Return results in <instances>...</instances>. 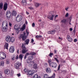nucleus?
Instances as JSON below:
<instances>
[{
  "label": "nucleus",
  "instance_id": "obj_15",
  "mask_svg": "<svg viewBox=\"0 0 78 78\" xmlns=\"http://www.w3.org/2000/svg\"><path fill=\"white\" fill-rule=\"evenodd\" d=\"M22 3L23 6H26L27 5V1H26V0H22Z\"/></svg>",
  "mask_w": 78,
  "mask_h": 78
},
{
  "label": "nucleus",
  "instance_id": "obj_13",
  "mask_svg": "<svg viewBox=\"0 0 78 78\" xmlns=\"http://www.w3.org/2000/svg\"><path fill=\"white\" fill-rule=\"evenodd\" d=\"M46 71L47 73H50L51 72V70L49 68H47L46 69Z\"/></svg>",
  "mask_w": 78,
  "mask_h": 78
},
{
  "label": "nucleus",
  "instance_id": "obj_1",
  "mask_svg": "<svg viewBox=\"0 0 78 78\" xmlns=\"http://www.w3.org/2000/svg\"><path fill=\"white\" fill-rule=\"evenodd\" d=\"M8 22L6 21H4L2 22V31L5 32L8 31Z\"/></svg>",
  "mask_w": 78,
  "mask_h": 78
},
{
  "label": "nucleus",
  "instance_id": "obj_36",
  "mask_svg": "<svg viewBox=\"0 0 78 78\" xmlns=\"http://www.w3.org/2000/svg\"><path fill=\"white\" fill-rule=\"evenodd\" d=\"M72 16L71 15L70 16L69 18V22H71V20H72Z\"/></svg>",
  "mask_w": 78,
  "mask_h": 78
},
{
  "label": "nucleus",
  "instance_id": "obj_51",
  "mask_svg": "<svg viewBox=\"0 0 78 78\" xmlns=\"http://www.w3.org/2000/svg\"><path fill=\"white\" fill-rule=\"evenodd\" d=\"M26 33L27 35V36H28V35L29 34V32H28L27 31V29L26 30Z\"/></svg>",
  "mask_w": 78,
  "mask_h": 78
},
{
  "label": "nucleus",
  "instance_id": "obj_53",
  "mask_svg": "<svg viewBox=\"0 0 78 78\" xmlns=\"http://www.w3.org/2000/svg\"><path fill=\"white\" fill-rule=\"evenodd\" d=\"M48 34H51V31H48Z\"/></svg>",
  "mask_w": 78,
  "mask_h": 78
},
{
  "label": "nucleus",
  "instance_id": "obj_27",
  "mask_svg": "<svg viewBox=\"0 0 78 78\" xmlns=\"http://www.w3.org/2000/svg\"><path fill=\"white\" fill-rule=\"evenodd\" d=\"M35 7H36V8H37V7H38L39 6H40V5H41V4H40L39 3H35Z\"/></svg>",
  "mask_w": 78,
  "mask_h": 78
},
{
  "label": "nucleus",
  "instance_id": "obj_46",
  "mask_svg": "<svg viewBox=\"0 0 78 78\" xmlns=\"http://www.w3.org/2000/svg\"><path fill=\"white\" fill-rule=\"evenodd\" d=\"M15 56H14L12 57V60H15Z\"/></svg>",
  "mask_w": 78,
  "mask_h": 78
},
{
  "label": "nucleus",
  "instance_id": "obj_35",
  "mask_svg": "<svg viewBox=\"0 0 78 78\" xmlns=\"http://www.w3.org/2000/svg\"><path fill=\"white\" fill-rule=\"evenodd\" d=\"M38 76V75L37 74H35L34 75L33 78H37Z\"/></svg>",
  "mask_w": 78,
  "mask_h": 78
},
{
  "label": "nucleus",
  "instance_id": "obj_64",
  "mask_svg": "<svg viewBox=\"0 0 78 78\" xmlns=\"http://www.w3.org/2000/svg\"><path fill=\"white\" fill-rule=\"evenodd\" d=\"M58 39H61L62 40V38H61V37H58Z\"/></svg>",
  "mask_w": 78,
  "mask_h": 78
},
{
  "label": "nucleus",
  "instance_id": "obj_5",
  "mask_svg": "<svg viewBox=\"0 0 78 78\" xmlns=\"http://www.w3.org/2000/svg\"><path fill=\"white\" fill-rule=\"evenodd\" d=\"M6 54L5 52H2L0 54V59H4L6 58Z\"/></svg>",
  "mask_w": 78,
  "mask_h": 78
},
{
  "label": "nucleus",
  "instance_id": "obj_38",
  "mask_svg": "<svg viewBox=\"0 0 78 78\" xmlns=\"http://www.w3.org/2000/svg\"><path fill=\"white\" fill-rule=\"evenodd\" d=\"M9 63V60H6V64H8Z\"/></svg>",
  "mask_w": 78,
  "mask_h": 78
},
{
  "label": "nucleus",
  "instance_id": "obj_12",
  "mask_svg": "<svg viewBox=\"0 0 78 78\" xmlns=\"http://www.w3.org/2000/svg\"><path fill=\"white\" fill-rule=\"evenodd\" d=\"M14 28L16 31H19V30L20 29V26L15 25L14 26Z\"/></svg>",
  "mask_w": 78,
  "mask_h": 78
},
{
  "label": "nucleus",
  "instance_id": "obj_31",
  "mask_svg": "<svg viewBox=\"0 0 78 78\" xmlns=\"http://www.w3.org/2000/svg\"><path fill=\"white\" fill-rule=\"evenodd\" d=\"M51 62H52V61H51V60L49 59L48 60V62L49 64V66H50V64H51Z\"/></svg>",
  "mask_w": 78,
  "mask_h": 78
},
{
  "label": "nucleus",
  "instance_id": "obj_33",
  "mask_svg": "<svg viewBox=\"0 0 78 78\" xmlns=\"http://www.w3.org/2000/svg\"><path fill=\"white\" fill-rule=\"evenodd\" d=\"M1 66H4V62L2 61L1 62Z\"/></svg>",
  "mask_w": 78,
  "mask_h": 78
},
{
  "label": "nucleus",
  "instance_id": "obj_49",
  "mask_svg": "<svg viewBox=\"0 0 78 78\" xmlns=\"http://www.w3.org/2000/svg\"><path fill=\"white\" fill-rule=\"evenodd\" d=\"M19 58V55H17L16 56V59H18Z\"/></svg>",
  "mask_w": 78,
  "mask_h": 78
},
{
  "label": "nucleus",
  "instance_id": "obj_59",
  "mask_svg": "<svg viewBox=\"0 0 78 78\" xmlns=\"http://www.w3.org/2000/svg\"><path fill=\"white\" fill-rule=\"evenodd\" d=\"M73 33H75L76 32H75V29H74L73 31Z\"/></svg>",
  "mask_w": 78,
  "mask_h": 78
},
{
  "label": "nucleus",
  "instance_id": "obj_10",
  "mask_svg": "<svg viewBox=\"0 0 78 78\" xmlns=\"http://www.w3.org/2000/svg\"><path fill=\"white\" fill-rule=\"evenodd\" d=\"M15 49L13 46H11L9 49V51L10 53H14Z\"/></svg>",
  "mask_w": 78,
  "mask_h": 78
},
{
  "label": "nucleus",
  "instance_id": "obj_39",
  "mask_svg": "<svg viewBox=\"0 0 78 78\" xmlns=\"http://www.w3.org/2000/svg\"><path fill=\"white\" fill-rule=\"evenodd\" d=\"M53 55V53H50L49 54V56L50 57H51H51H52V55Z\"/></svg>",
  "mask_w": 78,
  "mask_h": 78
},
{
  "label": "nucleus",
  "instance_id": "obj_42",
  "mask_svg": "<svg viewBox=\"0 0 78 78\" xmlns=\"http://www.w3.org/2000/svg\"><path fill=\"white\" fill-rule=\"evenodd\" d=\"M55 33V30H52L51 31V34H54Z\"/></svg>",
  "mask_w": 78,
  "mask_h": 78
},
{
  "label": "nucleus",
  "instance_id": "obj_14",
  "mask_svg": "<svg viewBox=\"0 0 78 78\" xmlns=\"http://www.w3.org/2000/svg\"><path fill=\"white\" fill-rule=\"evenodd\" d=\"M8 8V4L7 3H5L3 7L4 10V11H6L7 9Z\"/></svg>",
  "mask_w": 78,
  "mask_h": 78
},
{
  "label": "nucleus",
  "instance_id": "obj_45",
  "mask_svg": "<svg viewBox=\"0 0 78 78\" xmlns=\"http://www.w3.org/2000/svg\"><path fill=\"white\" fill-rule=\"evenodd\" d=\"M61 66V65H59L58 67V71L59 70V69H60V66Z\"/></svg>",
  "mask_w": 78,
  "mask_h": 78
},
{
  "label": "nucleus",
  "instance_id": "obj_55",
  "mask_svg": "<svg viewBox=\"0 0 78 78\" xmlns=\"http://www.w3.org/2000/svg\"><path fill=\"white\" fill-rule=\"evenodd\" d=\"M73 30V29H72V28H71L69 29L70 31H72Z\"/></svg>",
  "mask_w": 78,
  "mask_h": 78
},
{
  "label": "nucleus",
  "instance_id": "obj_23",
  "mask_svg": "<svg viewBox=\"0 0 78 78\" xmlns=\"http://www.w3.org/2000/svg\"><path fill=\"white\" fill-rule=\"evenodd\" d=\"M3 3H0V9H3Z\"/></svg>",
  "mask_w": 78,
  "mask_h": 78
},
{
  "label": "nucleus",
  "instance_id": "obj_25",
  "mask_svg": "<svg viewBox=\"0 0 78 78\" xmlns=\"http://www.w3.org/2000/svg\"><path fill=\"white\" fill-rule=\"evenodd\" d=\"M33 59V56H29V58L28 59H29V60H30V61H32Z\"/></svg>",
  "mask_w": 78,
  "mask_h": 78
},
{
  "label": "nucleus",
  "instance_id": "obj_54",
  "mask_svg": "<svg viewBox=\"0 0 78 78\" xmlns=\"http://www.w3.org/2000/svg\"><path fill=\"white\" fill-rule=\"evenodd\" d=\"M17 75L18 76V77H19V76H20V74L18 73L17 74Z\"/></svg>",
  "mask_w": 78,
  "mask_h": 78
},
{
  "label": "nucleus",
  "instance_id": "obj_44",
  "mask_svg": "<svg viewBox=\"0 0 78 78\" xmlns=\"http://www.w3.org/2000/svg\"><path fill=\"white\" fill-rule=\"evenodd\" d=\"M32 26L33 27H35V23H32Z\"/></svg>",
  "mask_w": 78,
  "mask_h": 78
},
{
  "label": "nucleus",
  "instance_id": "obj_6",
  "mask_svg": "<svg viewBox=\"0 0 78 78\" xmlns=\"http://www.w3.org/2000/svg\"><path fill=\"white\" fill-rule=\"evenodd\" d=\"M20 66H21V63L19 62H17L15 65V67L16 69H19Z\"/></svg>",
  "mask_w": 78,
  "mask_h": 78
},
{
  "label": "nucleus",
  "instance_id": "obj_32",
  "mask_svg": "<svg viewBox=\"0 0 78 78\" xmlns=\"http://www.w3.org/2000/svg\"><path fill=\"white\" fill-rule=\"evenodd\" d=\"M13 75H14V72L13 71H12L10 73V76H12Z\"/></svg>",
  "mask_w": 78,
  "mask_h": 78
},
{
  "label": "nucleus",
  "instance_id": "obj_20",
  "mask_svg": "<svg viewBox=\"0 0 78 78\" xmlns=\"http://www.w3.org/2000/svg\"><path fill=\"white\" fill-rule=\"evenodd\" d=\"M30 41V40L27 39L25 41L26 43H24V44L25 45H28L29 43V41Z\"/></svg>",
  "mask_w": 78,
  "mask_h": 78
},
{
  "label": "nucleus",
  "instance_id": "obj_11",
  "mask_svg": "<svg viewBox=\"0 0 78 78\" xmlns=\"http://www.w3.org/2000/svg\"><path fill=\"white\" fill-rule=\"evenodd\" d=\"M54 17H55V15L52 14L49 16H48V18L51 20H53Z\"/></svg>",
  "mask_w": 78,
  "mask_h": 78
},
{
  "label": "nucleus",
  "instance_id": "obj_22",
  "mask_svg": "<svg viewBox=\"0 0 78 78\" xmlns=\"http://www.w3.org/2000/svg\"><path fill=\"white\" fill-rule=\"evenodd\" d=\"M33 73H32V72L30 71H28L27 72V75H32Z\"/></svg>",
  "mask_w": 78,
  "mask_h": 78
},
{
  "label": "nucleus",
  "instance_id": "obj_7",
  "mask_svg": "<svg viewBox=\"0 0 78 78\" xmlns=\"http://www.w3.org/2000/svg\"><path fill=\"white\" fill-rule=\"evenodd\" d=\"M22 19V16L20 15H18L16 18V20L18 22H20Z\"/></svg>",
  "mask_w": 78,
  "mask_h": 78
},
{
  "label": "nucleus",
  "instance_id": "obj_57",
  "mask_svg": "<svg viewBox=\"0 0 78 78\" xmlns=\"http://www.w3.org/2000/svg\"><path fill=\"white\" fill-rule=\"evenodd\" d=\"M9 26L11 27V26H12V24L11 23H9Z\"/></svg>",
  "mask_w": 78,
  "mask_h": 78
},
{
  "label": "nucleus",
  "instance_id": "obj_60",
  "mask_svg": "<svg viewBox=\"0 0 78 78\" xmlns=\"http://www.w3.org/2000/svg\"><path fill=\"white\" fill-rule=\"evenodd\" d=\"M68 9H69V8L67 7L66 8H65V10H66L67 11H68Z\"/></svg>",
  "mask_w": 78,
  "mask_h": 78
},
{
  "label": "nucleus",
  "instance_id": "obj_8",
  "mask_svg": "<svg viewBox=\"0 0 78 78\" xmlns=\"http://www.w3.org/2000/svg\"><path fill=\"white\" fill-rule=\"evenodd\" d=\"M6 16L8 19H10V17L11 16V13L9 11H7L6 12Z\"/></svg>",
  "mask_w": 78,
  "mask_h": 78
},
{
  "label": "nucleus",
  "instance_id": "obj_24",
  "mask_svg": "<svg viewBox=\"0 0 78 78\" xmlns=\"http://www.w3.org/2000/svg\"><path fill=\"white\" fill-rule=\"evenodd\" d=\"M19 58L21 60H22V58H23V55L22 54H20L19 55Z\"/></svg>",
  "mask_w": 78,
  "mask_h": 78
},
{
  "label": "nucleus",
  "instance_id": "obj_28",
  "mask_svg": "<svg viewBox=\"0 0 78 78\" xmlns=\"http://www.w3.org/2000/svg\"><path fill=\"white\" fill-rule=\"evenodd\" d=\"M34 69H37V65L36 64H34Z\"/></svg>",
  "mask_w": 78,
  "mask_h": 78
},
{
  "label": "nucleus",
  "instance_id": "obj_16",
  "mask_svg": "<svg viewBox=\"0 0 78 78\" xmlns=\"http://www.w3.org/2000/svg\"><path fill=\"white\" fill-rule=\"evenodd\" d=\"M5 74L9 75V74L10 73V71L8 69L5 70Z\"/></svg>",
  "mask_w": 78,
  "mask_h": 78
},
{
  "label": "nucleus",
  "instance_id": "obj_41",
  "mask_svg": "<svg viewBox=\"0 0 78 78\" xmlns=\"http://www.w3.org/2000/svg\"><path fill=\"white\" fill-rule=\"evenodd\" d=\"M54 59L55 60V61L57 62H59V61H58V59H57V58H54Z\"/></svg>",
  "mask_w": 78,
  "mask_h": 78
},
{
  "label": "nucleus",
  "instance_id": "obj_30",
  "mask_svg": "<svg viewBox=\"0 0 78 78\" xmlns=\"http://www.w3.org/2000/svg\"><path fill=\"white\" fill-rule=\"evenodd\" d=\"M48 75L46 74L44 75V78H48Z\"/></svg>",
  "mask_w": 78,
  "mask_h": 78
},
{
  "label": "nucleus",
  "instance_id": "obj_40",
  "mask_svg": "<svg viewBox=\"0 0 78 78\" xmlns=\"http://www.w3.org/2000/svg\"><path fill=\"white\" fill-rule=\"evenodd\" d=\"M28 9H30V10H31L32 9H33V8L32 7H28Z\"/></svg>",
  "mask_w": 78,
  "mask_h": 78
},
{
  "label": "nucleus",
  "instance_id": "obj_58",
  "mask_svg": "<svg viewBox=\"0 0 78 78\" xmlns=\"http://www.w3.org/2000/svg\"><path fill=\"white\" fill-rule=\"evenodd\" d=\"M58 15H56V16H55L54 17L55 19H56V17H58Z\"/></svg>",
  "mask_w": 78,
  "mask_h": 78
},
{
  "label": "nucleus",
  "instance_id": "obj_4",
  "mask_svg": "<svg viewBox=\"0 0 78 78\" xmlns=\"http://www.w3.org/2000/svg\"><path fill=\"white\" fill-rule=\"evenodd\" d=\"M22 50L21 52L23 54H25V53L27 52V51H28V49L27 48L25 47V45L23 43L22 44Z\"/></svg>",
  "mask_w": 78,
  "mask_h": 78
},
{
  "label": "nucleus",
  "instance_id": "obj_18",
  "mask_svg": "<svg viewBox=\"0 0 78 78\" xmlns=\"http://www.w3.org/2000/svg\"><path fill=\"white\" fill-rule=\"evenodd\" d=\"M8 44L7 43H5V45H4V48H5V49H7V50H8Z\"/></svg>",
  "mask_w": 78,
  "mask_h": 78
},
{
  "label": "nucleus",
  "instance_id": "obj_56",
  "mask_svg": "<svg viewBox=\"0 0 78 78\" xmlns=\"http://www.w3.org/2000/svg\"><path fill=\"white\" fill-rule=\"evenodd\" d=\"M77 41V39H75L74 40V41L76 42Z\"/></svg>",
  "mask_w": 78,
  "mask_h": 78
},
{
  "label": "nucleus",
  "instance_id": "obj_21",
  "mask_svg": "<svg viewBox=\"0 0 78 78\" xmlns=\"http://www.w3.org/2000/svg\"><path fill=\"white\" fill-rule=\"evenodd\" d=\"M25 29V24H24L23 25L22 27L21 28V30L23 31H24V30Z\"/></svg>",
  "mask_w": 78,
  "mask_h": 78
},
{
  "label": "nucleus",
  "instance_id": "obj_29",
  "mask_svg": "<svg viewBox=\"0 0 78 78\" xmlns=\"http://www.w3.org/2000/svg\"><path fill=\"white\" fill-rule=\"evenodd\" d=\"M69 42H72V38H71V37L69 36Z\"/></svg>",
  "mask_w": 78,
  "mask_h": 78
},
{
  "label": "nucleus",
  "instance_id": "obj_2",
  "mask_svg": "<svg viewBox=\"0 0 78 78\" xmlns=\"http://www.w3.org/2000/svg\"><path fill=\"white\" fill-rule=\"evenodd\" d=\"M5 40L7 42H10L13 43L15 41V38L14 37H11L9 36H8L6 37Z\"/></svg>",
  "mask_w": 78,
  "mask_h": 78
},
{
  "label": "nucleus",
  "instance_id": "obj_63",
  "mask_svg": "<svg viewBox=\"0 0 78 78\" xmlns=\"http://www.w3.org/2000/svg\"><path fill=\"white\" fill-rule=\"evenodd\" d=\"M54 53H56V49L54 50Z\"/></svg>",
  "mask_w": 78,
  "mask_h": 78
},
{
  "label": "nucleus",
  "instance_id": "obj_43",
  "mask_svg": "<svg viewBox=\"0 0 78 78\" xmlns=\"http://www.w3.org/2000/svg\"><path fill=\"white\" fill-rule=\"evenodd\" d=\"M24 71L25 72H28V70L26 69H24Z\"/></svg>",
  "mask_w": 78,
  "mask_h": 78
},
{
  "label": "nucleus",
  "instance_id": "obj_34",
  "mask_svg": "<svg viewBox=\"0 0 78 78\" xmlns=\"http://www.w3.org/2000/svg\"><path fill=\"white\" fill-rule=\"evenodd\" d=\"M31 54L32 55H36V53L34 52H31Z\"/></svg>",
  "mask_w": 78,
  "mask_h": 78
},
{
  "label": "nucleus",
  "instance_id": "obj_37",
  "mask_svg": "<svg viewBox=\"0 0 78 78\" xmlns=\"http://www.w3.org/2000/svg\"><path fill=\"white\" fill-rule=\"evenodd\" d=\"M36 38H39V37H42V36L41 35H37L36 37Z\"/></svg>",
  "mask_w": 78,
  "mask_h": 78
},
{
  "label": "nucleus",
  "instance_id": "obj_47",
  "mask_svg": "<svg viewBox=\"0 0 78 78\" xmlns=\"http://www.w3.org/2000/svg\"><path fill=\"white\" fill-rule=\"evenodd\" d=\"M68 16H69V13H67L65 15V16L66 17H67Z\"/></svg>",
  "mask_w": 78,
  "mask_h": 78
},
{
  "label": "nucleus",
  "instance_id": "obj_19",
  "mask_svg": "<svg viewBox=\"0 0 78 78\" xmlns=\"http://www.w3.org/2000/svg\"><path fill=\"white\" fill-rule=\"evenodd\" d=\"M67 20L66 19H63L62 20H61V22L62 23H66L67 22Z\"/></svg>",
  "mask_w": 78,
  "mask_h": 78
},
{
  "label": "nucleus",
  "instance_id": "obj_52",
  "mask_svg": "<svg viewBox=\"0 0 78 78\" xmlns=\"http://www.w3.org/2000/svg\"><path fill=\"white\" fill-rule=\"evenodd\" d=\"M34 40L33 39V38H32V39H31V43H33V42H34Z\"/></svg>",
  "mask_w": 78,
  "mask_h": 78
},
{
  "label": "nucleus",
  "instance_id": "obj_17",
  "mask_svg": "<svg viewBox=\"0 0 78 78\" xmlns=\"http://www.w3.org/2000/svg\"><path fill=\"white\" fill-rule=\"evenodd\" d=\"M12 16H16L17 12H16V10H13L12 12Z\"/></svg>",
  "mask_w": 78,
  "mask_h": 78
},
{
  "label": "nucleus",
  "instance_id": "obj_26",
  "mask_svg": "<svg viewBox=\"0 0 78 78\" xmlns=\"http://www.w3.org/2000/svg\"><path fill=\"white\" fill-rule=\"evenodd\" d=\"M27 62L28 64H30V63H31V62L33 63V64H34V62H31L30 61V60L28 59L27 60Z\"/></svg>",
  "mask_w": 78,
  "mask_h": 78
},
{
  "label": "nucleus",
  "instance_id": "obj_50",
  "mask_svg": "<svg viewBox=\"0 0 78 78\" xmlns=\"http://www.w3.org/2000/svg\"><path fill=\"white\" fill-rule=\"evenodd\" d=\"M2 77H3L2 73H0V78H2Z\"/></svg>",
  "mask_w": 78,
  "mask_h": 78
},
{
  "label": "nucleus",
  "instance_id": "obj_62",
  "mask_svg": "<svg viewBox=\"0 0 78 78\" xmlns=\"http://www.w3.org/2000/svg\"><path fill=\"white\" fill-rule=\"evenodd\" d=\"M27 56H26V55H25L24 57V59H26V58H27Z\"/></svg>",
  "mask_w": 78,
  "mask_h": 78
},
{
  "label": "nucleus",
  "instance_id": "obj_9",
  "mask_svg": "<svg viewBox=\"0 0 78 78\" xmlns=\"http://www.w3.org/2000/svg\"><path fill=\"white\" fill-rule=\"evenodd\" d=\"M49 66L53 68H56L57 67V64L55 62H52Z\"/></svg>",
  "mask_w": 78,
  "mask_h": 78
},
{
  "label": "nucleus",
  "instance_id": "obj_3",
  "mask_svg": "<svg viewBox=\"0 0 78 78\" xmlns=\"http://www.w3.org/2000/svg\"><path fill=\"white\" fill-rule=\"evenodd\" d=\"M25 34H26V33L25 32H23V34H21L20 35V36L19 37V39H22V40L23 41H25L27 38V35H25Z\"/></svg>",
  "mask_w": 78,
  "mask_h": 78
},
{
  "label": "nucleus",
  "instance_id": "obj_48",
  "mask_svg": "<svg viewBox=\"0 0 78 78\" xmlns=\"http://www.w3.org/2000/svg\"><path fill=\"white\" fill-rule=\"evenodd\" d=\"M30 55V53H27L25 55L26 56H28V55Z\"/></svg>",
  "mask_w": 78,
  "mask_h": 78
},
{
  "label": "nucleus",
  "instance_id": "obj_61",
  "mask_svg": "<svg viewBox=\"0 0 78 78\" xmlns=\"http://www.w3.org/2000/svg\"><path fill=\"white\" fill-rule=\"evenodd\" d=\"M66 39L68 40H69V35H67Z\"/></svg>",
  "mask_w": 78,
  "mask_h": 78
}]
</instances>
